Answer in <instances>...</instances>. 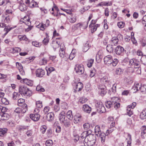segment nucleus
<instances>
[{
    "mask_svg": "<svg viewBox=\"0 0 146 146\" xmlns=\"http://www.w3.org/2000/svg\"><path fill=\"white\" fill-rule=\"evenodd\" d=\"M19 92L26 98L29 97L32 94V92L25 86H21L19 88Z\"/></svg>",
    "mask_w": 146,
    "mask_h": 146,
    "instance_id": "1",
    "label": "nucleus"
},
{
    "mask_svg": "<svg viewBox=\"0 0 146 146\" xmlns=\"http://www.w3.org/2000/svg\"><path fill=\"white\" fill-rule=\"evenodd\" d=\"M97 110L100 113H104L106 112L105 107L103 105L102 103L100 101H96V104Z\"/></svg>",
    "mask_w": 146,
    "mask_h": 146,
    "instance_id": "2",
    "label": "nucleus"
},
{
    "mask_svg": "<svg viewBox=\"0 0 146 146\" xmlns=\"http://www.w3.org/2000/svg\"><path fill=\"white\" fill-rule=\"evenodd\" d=\"M111 100L113 101V106L115 110H117L120 107V104L119 102V99L118 97H113L111 98Z\"/></svg>",
    "mask_w": 146,
    "mask_h": 146,
    "instance_id": "3",
    "label": "nucleus"
},
{
    "mask_svg": "<svg viewBox=\"0 0 146 146\" xmlns=\"http://www.w3.org/2000/svg\"><path fill=\"white\" fill-rule=\"evenodd\" d=\"M74 69L76 72L80 75L83 74L84 70L82 65L78 64L76 65Z\"/></svg>",
    "mask_w": 146,
    "mask_h": 146,
    "instance_id": "4",
    "label": "nucleus"
},
{
    "mask_svg": "<svg viewBox=\"0 0 146 146\" xmlns=\"http://www.w3.org/2000/svg\"><path fill=\"white\" fill-rule=\"evenodd\" d=\"M124 49L122 46L119 45L117 46L114 49L115 53L118 55H122L124 53Z\"/></svg>",
    "mask_w": 146,
    "mask_h": 146,
    "instance_id": "5",
    "label": "nucleus"
},
{
    "mask_svg": "<svg viewBox=\"0 0 146 146\" xmlns=\"http://www.w3.org/2000/svg\"><path fill=\"white\" fill-rule=\"evenodd\" d=\"M99 93L102 96H104L106 93V87L104 85H100L98 87Z\"/></svg>",
    "mask_w": 146,
    "mask_h": 146,
    "instance_id": "6",
    "label": "nucleus"
},
{
    "mask_svg": "<svg viewBox=\"0 0 146 146\" xmlns=\"http://www.w3.org/2000/svg\"><path fill=\"white\" fill-rule=\"evenodd\" d=\"M112 56L111 55H107L105 56L104 59V62L106 65H109L112 64Z\"/></svg>",
    "mask_w": 146,
    "mask_h": 146,
    "instance_id": "7",
    "label": "nucleus"
},
{
    "mask_svg": "<svg viewBox=\"0 0 146 146\" xmlns=\"http://www.w3.org/2000/svg\"><path fill=\"white\" fill-rule=\"evenodd\" d=\"M83 88V84L81 82H79L77 84H76L75 88H74V92L75 93H76L78 92H80L82 90Z\"/></svg>",
    "mask_w": 146,
    "mask_h": 146,
    "instance_id": "8",
    "label": "nucleus"
},
{
    "mask_svg": "<svg viewBox=\"0 0 146 146\" xmlns=\"http://www.w3.org/2000/svg\"><path fill=\"white\" fill-rule=\"evenodd\" d=\"M87 139L88 140V142L91 143V145H93L96 142V136L93 134L88 136Z\"/></svg>",
    "mask_w": 146,
    "mask_h": 146,
    "instance_id": "9",
    "label": "nucleus"
},
{
    "mask_svg": "<svg viewBox=\"0 0 146 146\" xmlns=\"http://www.w3.org/2000/svg\"><path fill=\"white\" fill-rule=\"evenodd\" d=\"M35 74L37 77L41 78L44 75L45 72L44 70L42 69H38L36 71Z\"/></svg>",
    "mask_w": 146,
    "mask_h": 146,
    "instance_id": "10",
    "label": "nucleus"
},
{
    "mask_svg": "<svg viewBox=\"0 0 146 146\" xmlns=\"http://www.w3.org/2000/svg\"><path fill=\"white\" fill-rule=\"evenodd\" d=\"M35 112H34V114H31L30 115L31 118L35 121H38L39 120L40 117V115L39 114H37Z\"/></svg>",
    "mask_w": 146,
    "mask_h": 146,
    "instance_id": "11",
    "label": "nucleus"
},
{
    "mask_svg": "<svg viewBox=\"0 0 146 146\" xmlns=\"http://www.w3.org/2000/svg\"><path fill=\"white\" fill-rule=\"evenodd\" d=\"M10 117V115L6 113H0V121L8 120Z\"/></svg>",
    "mask_w": 146,
    "mask_h": 146,
    "instance_id": "12",
    "label": "nucleus"
},
{
    "mask_svg": "<svg viewBox=\"0 0 146 146\" xmlns=\"http://www.w3.org/2000/svg\"><path fill=\"white\" fill-rule=\"evenodd\" d=\"M20 82L22 83H24L30 86H32L33 85V81L27 78L23 79Z\"/></svg>",
    "mask_w": 146,
    "mask_h": 146,
    "instance_id": "13",
    "label": "nucleus"
},
{
    "mask_svg": "<svg viewBox=\"0 0 146 146\" xmlns=\"http://www.w3.org/2000/svg\"><path fill=\"white\" fill-rule=\"evenodd\" d=\"M29 126H25L24 125H20L17 127V129L18 131L20 133L23 132L24 130L28 129H29Z\"/></svg>",
    "mask_w": 146,
    "mask_h": 146,
    "instance_id": "14",
    "label": "nucleus"
},
{
    "mask_svg": "<svg viewBox=\"0 0 146 146\" xmlns=\"http://www.w3.org/2000/svg\"><path fill=\"white\" fill-rule=\"evenodd\" d=\"M7 131L8 129L7 128H0V136L4 137L6 136Z\"/></svg>",
    "mask_w": 146,
    "mask_h": 146,
    "instance_id": "15",
    "label": "nucleus"
},
{
    "mask_svg": "<svg viewBox=\"0 0 146 146\" xmlns=\"http://www.w3.org/2000/svg\"><path fill=\"white\" fill-rule=\"evenodd\" d=\"M54 116V114L53 113L50 112L48 113L46 116L47 121H51L53 120Z\"/></svg>",
    "mask_w": 146,
    "mask_h": 146,
    "instance_id": "16",
    "label": "nucleus"
},
{
    "mask_svg": "<svg viewBox=\"0 0 146 146\" xmlns=\"http://www.w3.org/2000/svg\"><path fill=\"white\" fill-rule=\"evenodd\" d=\"M65 117L66 113L64 111H62L60 113L59 119L60 123L65 120Z\"/></svg>",
    "mask_w": 146,
    "mask_h": 146,
    "instance_id": "17",
    "label": "nucleus"
},
{
    "mask_svg": "<svg viewBox=\"0 0 146 146\" xmlns=\"http://www.w3.org/2000/svg\"><path fill=\"white\" fill-rule=\"evenodd\" d=\"M108 134H107L104 133L102 132L101 134L99 135V136L100 137L101 142L102 144H104L105 143L106 136H108Z\"/></svg>",
    "mask_w": 146,
    "mask_h": 146,
    "instance_id": "18",
    "label": "nucleus"
},
{
    "mask_svg": "<svg viewBox=\"0 0 146 146\" xmlns=\"http://www.w3.org/2000/svg\"><path fill=\"white\" fill-rule=\"evenodd\" d=\"M91 108L88 105H84L83 106V110L86 112L90 113L91 111Z\"/></svg>",
    "mask_w": 146,
    "mask_h": 146,
    "instance_id": "19",
    "label": "nucleus"
},
{
    "mask_svg": "<svg viewBox=\"0 0 146 146\" xmlns=\"http://www.w3.org/2000/svg\"><path fill=\"white\" fill-rule=\"evenodd\" d=\"M89 42L88 41L84 44L82 47V51L83 52H86L89 49Z\"/></svg>",
    "mask_w": 146,
    "mask_h": 146,
    "instance_id": "20",
    "label": "nucleus"
},
{
    "mask_svg": "<svg viewBox=\"0 0 146 146\" xmlns=\"http://www.w3.org/2000/svg\"><path fill=\"white\" fill-rule=\"evenodd\" d=\"M95 133L96 135L98 136V135H99L102 133L100 131V127L98 125H96L95 128Z\"/></svg>",
    "mask_w": 146,
    "mask_h": 146,
    "instance_id": "21",
    "label": "nucleus"
},
{
    "mask_svg": "<svg viewBox=\"0 0 146 146\" xmlns=\"http://www.w3.org/2000/svg\"><path fill=\"white\" fill-rule=\"evenodd\" d=\"M133 109L128 106L127 108V115L130 117L133 114Z\"/></svg>",
    "mask_w": 146,
    "mask_h": 146,
    "instance_id": "22",
    "label": "nucleus"
},
{
    "mask_svg": "<svg viewBox=\"0 0 146 146\" xmlns=\"http://www.w3.org/2000/svg\"><path fill=\"white\" fill-rule=\"evenodd\" d=\"M118 39L117 37H113L111 40V43L112 44V45H116L118 43Z\"/></svg>",
    "mask_w": 146,
    "mask_h": 146,
    "instance_id": "23",
    "label": "nucleus"
},
{
    "mask_svg": "<svg viewBox=\"0 0 146 146\" xmlns=\"http://www.w3.org/2000/svg\"><path fill=\"white\" fill-rule=\"evenodd\" d=\"M66 117L69 120H72L73 119V116L71 110L68 111L66 113Z\"/></svg>",
    "mask_w": 146,
    "mask_h": 146,
    "instance_id": "24",
    "label": "nucleus"
},
{
    "mask_svg": "<svg viewBox=\"0 0 146 146\" xmlns=\"http://www.w3.org/2000/svg\"><path fill=\"white\" fill-rule=\"evenodd\" d=\"M140 117L141 119L146 120V111L145 110H143L141 113Z\"/></svg>",
    "mask_w": 146,
    "mask_h": 146,
    "instance_id": "25",
    "label": "nucleus"
},
{
    "mask_svg": "<svg viewBox=\"0 0 146 146\" xmlns=\"http://www.w3.org/2000/svg\"><path fill=\"white\" fill-rule=\"evenodd\" d=\"M100 26V25L98 24H96L94 25H92L90 28H91V32L92 33H93L95 31L98 27Z\"/></svg>",
    "mask_w": 146,
    "mask_h": 146,
    "instance_id": "26",
    "label": "nucleus"
},
{
    "mask_svg": "<svg viewBox=\"0 0 146 146\" xmlns=\"http://www.w3.org/2000/svg\"><path fill=\"white\" fill-rule=\"evenodd\" d=\"M80 24L81 28H82L83 29H85L88 27V22L80 23Z\"/></svg>",
    "mask_w": 146,
    "mask_h": 146,
    "instance_id": "27",
    "label": "nucleus"
},
{
    "mask_svg": "<svg viewBox=\"0 0 146 146\" xmlns=\"http://www.w3.org/2000/svg\"><path fill=\"white\" fill-rule=\"evenodd\" d=\"M105 104L107 108H110L113 105V101L111 100V101H107L105 103Z\"/></svg>",
    "mask_w": 146,
    "mask_h": 146,
    "instance_id": "28",
    "label": "nucleus"
},
{
    "mask_svg": "<svg viewBox=\"0 0 146 146\" xmlns=\"http://www.w3.org/2000/svg\"><path fill=\"white\" fill-rule=\"evenodd\" d=\"M19 8L21 11H23L27 10V7L25 4H21L20 5Z\"/></svg>",
    "mask_w": 146,
    "mask_h": 146,
    "instance_id": "29",
    "label": "nucleus"
},
{
    "mask_svg": "<svg viewBox=\"0 0 146 146\" xmlns=\"http://www.w3.org/2000/svg\"><path fill=\"white\" fill-rule=\"evenodd\" d=\"M60 123H63L65 127L66 128L69 127L70 125V121L67 119H66Z\"/></svg>",
    "mask_w": 146,
    "mask_h": 146,
    "instance_id": "30",
    "label": "nucleus"
},
{
    "mask_svg": "<svg viewBox=\"0 0 146 146\" xmlns=\"http://www.w3.org/2000/svg\"><path fill=\"white\" fill-rule=\"evenodd\" d=\"M22 106H19V107H21V110H23V113H25L28 110L27 106L26 103L23 104Z\"/></svg>",
    "mask_w": 146,
    "mask_h": 146,
    "instance_id": "31",
    "label": "nucleus"
},
{
    "mask_svg": "<svg viewBox=\"0 0 146 146\" xmlns=\"http://www.w3.org/2000/svg\"><path fill=\"white\" fill-rule=\"evenodd\" d=\"M16 27V26H15L14 27H10L8 25L7 26H5V27L4 29V31H5L6 32L5 33V35H6L10 31L15 27Z\"/></svg>",
    "mask_w": 146,
    "mask_h": 146,
    "instance_id": "32",
    "label": "nucleus"
},
{
    "mask_svg": "<svg viewBox=\"0 0 146 146\" xmlns=\"http://www.w3.org/2000/svg\"><path fill=\"white\" fill-rule=\"evenodd\" d=\"M112 46V44H108L107 46L106 50L108 52L110 53L113 52V49Z\"/></svg>",
    "mask_w": 146,
    "mask_h": 146,
    "instance_id": "33",
    "label": "nucleus"
},
{
    "mask_svg": "<svg viewBox=\"0 0 146 146\" xmlns=\"http://www.w3.org/2000/svg\"><path fill=\"white\" fill-rule=\"evenodd\" d=\"M25 103V100L23 99L20 98L18 100V105L19 106H22Z\"/></svg>",
    "mask_w": 146,
    "mask_h": 146,
    "instance_id": "34",
    "label": "nucleus"
},
{
    "mask_svg": "<svg viewBox=\"0 0 146 146\" xmlns=\"http://www.w3.org/2000/svg\"><path fill=\"white\" fill-rule=\"evenodd\" d=\"M18 37L20 40H25V41H27L28 40V38L25 35H19Z\"/></svg>",
    "mask_w": 146,
    "mask_h": 146,
    "instance_id": "35",
    "label": "nucleus"
},
{
    "mask_svg": "<svg viewBox=\"0 0 146 146\" xmlns=\"http://www.w3.org/2000/svg\"><path fill=\"white\" fill-rule=\"evenodd\" d=\"M138 86H139V84H136L135 86H133L131 88V90L133 93H135L137 91L140 90L139 89H138Z\"/></svg>",
    "mask_w": 146,
    "mask_h": 146,
    "instance_id": "36",
    "label": "nucleus"
},
{
    "mask_svg": "<svg viewBox=\"0 0 146 146\" xmlns=\"http://www.w3.org/2000/svg\"><path fill=\"white\" fill-rule=\"evenodd\" d=\"M32 43L33 46L36 47H40L41 45V43L36 41H33Z\"/></svg>",
    "mask_w": 146,
    "mask_h": 146,
    "instance_id": "37",
    "label": "nucleus"
},
{
    "mask_svg": "<svg viewBox=\"0 0 146 146\" xmlns=\"http://www.w3.org/2000/svg\"><path fill=\"white\" fill-rule=\"evenodd\" d=\"M68 20L70 23H74L76 21V19L75 16L73 17L71 16L70 18L68 19Z\"/></svg>",
    "mask_w": 146,
    "mask_h": 146,
    "instance_id": "38",
    "label": "nucleus"
},
{
    "mask_svg": "<svg viewBox=\"0 0 146 146\" xmlns=\"http://www.w3.org/2000/svg\"><path fill=\"white\" fill-rule=\"evenodd\" d=\"M2 18L3 20H4V22L5 23H8L10 21V17L9 16H3Z\"/></svg>",
    "mask_w": 146,
    "mask_h": 146,
    "instance_id": "39",
    "label": "nucleus"
},
{
    "mask_svg": "<svg viewBox=\"0 0 146 146\" xmlns=\"http://www.w3.org/2000/svg\"><path fill=\"white\" fill-rule=\"evenodd\" d=\"M94 60L93 59H91L90 60H88V63L87 64V66L89 67H91L94 62Z\"/></svg>",
    "mask_w": 146,
    "mask_h": 146,
    "instance_id": "40",
    "label": "nucleus"
},
{
    "mask_svg": "<svg viewBox=\"0 0 146 146\" xmlns=\"http://www.w3.org/2000/svg\"><path fill=\"white\" fill-rule=\"evenodd\" d=\"M33 0H25V3L27 6L31 8L33 3Z\"/></svg>",
    "mask_w": 146,
    "mask_h": 146,
    "instance_id": "41",
    "label": "nucleus"
},
{
    "mask_svg": "<svg viewBox=\"0 0 146 146\" xmlns=\"http://www.w3.org/2000/svg\"><path fill=\"white\" fill-rule=\"evenodd\" d=\"M90 125L88 123H84L83 125L84 128L85 130H88L90 128Z\"/></svg>",
    "mask_w": 146,
    "mask_h": 146,
    "instance_id": "42",
    "label": "nucleus"
},
{
    "mask_svg": "<svg viewBox=\"0 0 146 146\" xmlns=\"http://www.w3.org/2000/svg\"><path fill=\"white\" fill-rule=\"evenodd\" d=\"M15 112L17 113L23 114L24 113H23V110H21V108H17L14 111Z\"/></svg>",
    "mask_w": 146,
    "mask_h": 146,
    "instance_id": "43",
    "label": "nucleus"
},
{
    "mask_svg": "<svg viewBox=\"0 0 146 146\" xmlns=\"http://www.w3.org/2000/svg\"><path fill=\"white\" fill-rule=\"evenodd\" d=\"M53 144V141L51 140H48L46 141V144L47 146H52Z\"/></svg>",
    "mask_w": 146,
    "mask_h": 146,
    "instance_id": "44",
    "label": "nucleus"
},
{
    "mask_svg": "<svg viewBox=\"0 0 146 146\" xmlns=\"http://www.w3.org/2000/svg\"><path fill=\"white\" fill-rule=\"evenodd\" d=\"M118 62V60L117 58H115L113 60L112 59V64L113 66H116Z\"/></svg>",
    "mask_w": 146,
    "mask_h": 146,
    "instance_id": "45",
    "label": "nucleus"
},
{
    "mask_svg": "<svg viewBox=\"0 0 146 146\" xmlns=\"http://www.w3.org/2000/svg\"><path fill=\"white\" fill-rule=\"evenodd\" d=\"M27 21H23V23H25V25H27L28 26H29L31 25V22L30 21V19L28 15L27 16Z\"/></svg>",
    "mask_w": 146,
    "mask_h": 146,
    "instance_id": "46",
    "label": "nucleus"
},
{
    "mask_svg": "<svg viewBox=\"0 0 146 146\" xmlns=\"http://www.w3.org/2000/svg\"><path fill=\"white\" fill-rule=\"evenodd\" d=\"M49 41V39L48 36H46L45 38H44L43 40L42 41L43 44L45 45H46L47 44Z\"/></svg>",
    "mask_w": 146,
    "mask_h": 146,
    "instance_id": "47",
    "label": "nucleus"
},
{
    "mask_svg": "<svg viewBox=\"0 0 146 146\" xmlns=\"http://www.w3.org/2000/svg\"><path fill=\"white\" fill-rule=\"evenodd\" d=\"M87 137L88 136L85 131L83 132L80 135V138L82 139L85 138V139L86 138L87 139Z\"/></svg>",
    "mask_w": 146,
    "mask_h": 146,
    "instance_id": "48",
    "label": "nucleus"
},
{
    "mask_svg": "<svg viewBox=\"0 0 146 146\" xmlns=\"http://www.w3.org/2000/svg\"><path fill=\"white\" fill-rule=\"evenodd\" d=\"M36 106L38 108H40L42 106V102L40 101H36Z\"/></svg>",
    "mask_w": 146,
    "mask_h": 146,
    "instance_id": "49",
    "label": "nucleus"
},
{
    "mask_svg": "<svg viewBox=\"0 0 146 146\" xmlns=\"http://www.w3.org/2000/svg\"><path fill=\"white\" fill-rule=\"evenodd\" d=\"M122 70L120 68H117L115 72V74L117 75H120L122 73Z\"/></svg>",
    "mask_w": 146,
    "mask_h": 146,
    "instance_id": "50",
    "label": "nucleus"
},
{
    "mask_svg": "<svg viewBox=\"0 0 146 146\" xmlns=\"http://www.w3.org/2000/svg\"><path fill=\"white\" fill-rule=\"evenodd\" d=\"M79 28H81L80 26V23H77L76 24H75L73 25L72 27L73 29L74 30H76L78 29Z\"/></svg>",
    "mask_w": 146,
    "mask_h": 146,
    "instance_id": "51",
    "label": "nucleus"
},
{
    "mask_svg": "<svg viewBox=\"0 0 146 146\" xmlns=\"http://www.w3.org/2000/svg\"><path fill=\"white\" fill-rule=\"evenodd\" d=\"M125 23L123 22H119L117 23V26L120 28H123L124 26Z\"/></svg>",
    "mask_w": 146,
    "mask_h": 146,
    "instance_id": "52",
    "label": "nucleus"
},
{
    "mask_svg": "<svg viewBox=\"0 0 146 146\" xmlns=\"http://www.w3.org/2000/svg\"><path fill=\"white\" fill-rule=\"evenodd\" d=\"M36 90L37 91L40 92H43L44 91V88H41L40 86H37L36 87Z\"/></svg>",
    "mask_w": 146,
    "mask_h": 146,
    "instance_id": "53",
    "label": "nucleus"
},
{
    "mask_svg": "<svg viewBox=\"0 0 146 146\" xmlns=\"http://www.w3.org/2000/svg\"><path fill=\"white\" fill-rule=\"evenodd\" d=\"M65 52L64 50H60L59 51V55L62 58H63L64 56Z\"/></svg>",
    "mask_w": 146,
    "mask_h": 146,
    "instance_id": "54",
    "label": "nucleus"
},
{
    "mask_svg": "<svg viewBox=\"0 0 146 146\" xmlns=\"http://www.w3.org/2000/svg\"><path fill=\"white\" fill-rule=\"evenodd\" d=\"M87 101V99L86 98L82 97L80 100L79 102L80 103L83 104L86 102Z\"/></svg>",
    "mask_w": 146,
    "mask_h": 146,
    "instance_id": "55",
    "label": "nucleus"
},
{
    "mask_svg": "<svg viewBox=\"0 0 146 146\" xmlns=\"http://www.w3.org/2000/svg\"><path fill=\"white\" fill-rule=\"evenodd\" d=\"M33 3L31 8H33L35 7H38V3L35 1L34 0H33Z\"/></svg>",
    "mask_w": 146,
    "mask_h": 146,
    "instance_id": "56",
    "label": "nucleus"
},
{
    "mask_svg": "<svg viewBox=\"0 0 146 146\" xmlns=\"http://www.w3.org/2000/svg\"><path fill=\"white\" fill-rule=\"evenodd\" d=\"M136 62V60L135 59H131L129 61V65L130 66L134 65L135 62Z\"/></svg>",
    "mask_w": 146,
    "mask_h": 146,
    "instance_id": "57",
    "label": "nucleus"
},
{
    "mask_svg": "<svg viewBox=\"0 0 146 146\" xmlns=\"http://www.w3.org/2000/svg\"><path fill=\"white\" fill-rule=\"evenodd\" d=\"M81 117V116L80 115L79 113H77L76 114V116L74 117V118L75 119H78L77 120L79 122L80 121H81V119H80V118Z\"/></svg>",
    "mask_w": 146,
    "mask_h": 146,
    "instance_id": "58",
    "label": "nucleus"
},
{
    "mask_svg": "<svg viewBox=\"0 0 146 146\" xmlns=\"http://www.w3.org/2000/svg\"><path fill=\"white\" fill-rule=\"evenodd\" d=\"M1 100L2 102L5 105H8L9 104L8 101L6 98H2Z\"/></svg>",
    "mask_w": 146,
    "mask_h": 146,
    "instance_id": "59",
    "label": "nucleus"
},
{
    "mask_svg": "<svg viewBox=\"0 0 146 146\" xmlns=\"http://www.w3.org/2000/svg\"><path fill=\"white\" fill-rule=\"evenodd\" d=\"M61 130V127L59 125H57L56 129V132L57 133H60Z\"/></svg>",
    "mask_w": 146,
    "mask_h": 146,
    "instance_id": "60",
    "label": "nucleus"
},
{
    "mask_svg": "<svg viewBox=\"0 0 146 146\" xmlns=\"http://www.w3.org/2000/svg\"><path fill=\"white\" fill-rule=\"evenodd\" d=\"M108 3L106 2H102L98 4V5L99 6H108Z\"/></svg>",
    "mask_w": 146,
    "mask_h": 146,
    "instance_id": "61",
    "label": "nucleus"
},
{
    "mask_svg": "<svg viewBox=\"0 0 146 146\" xmlns=\"http://www.w3.org/2000/svg\"><path fill=\"white\" fill-rule=\"evenodd\" d=\"M97 21V19L92 20L91 21L90 24L89 25V27L91 28L92 25H94L96 24Z\"/></svg>",
    "mask_w": 146,
    "mask_h": 146,
    "instance_id": "62",
    "label": "nucleus"
},
{
    "mask_svg": "<svg viewBox=\"0 0 146 146\" xmlns=\"http://www.w3.org/2000/svg\"><path fill=\"white\" fill-rule=\"evenodd\" d=\"M37 27L38 28H40V29L42 30H44L45 28L43 25V24H41V25L40 24L39 25L37 26Z\"/></svg>",
    "mask_w": 146,
    "mask_h": 146,
    "instance_id": "63",
    "label": "nucleus"
},
{
    "mask_svg": "<svg viewBox=\"0 0 146 146\" xmlns=\"http://www.w3.org/2000/svg\"><path fill=\"white\" fill-rule=\"evenodd\" d=\"M26 134L28 137L31 136L33 134V132L31 130H28L26 132Z\"/></svg>",
    "mask_w": 146,
    "mask_h": 146,
    "instance_id": "64",
    "label": "nucleus"
}]
</instances>
